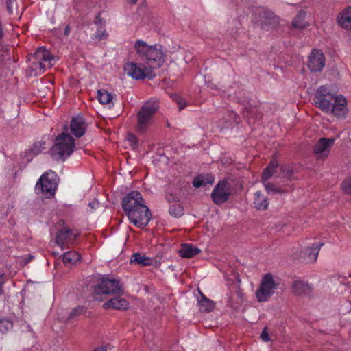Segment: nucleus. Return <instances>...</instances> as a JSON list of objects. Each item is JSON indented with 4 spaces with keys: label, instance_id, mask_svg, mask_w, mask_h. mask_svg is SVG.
Returning a JSON list of instances; mask_svg holds the SVG:
<instances>
[{
    "label": "nucleus",
    "instance_id": "1",
    "mask_svg": "<svg viewBox=\"0 0 351 351\" xmlns=\"http://www.w3.org/2000/svg\"><path fill=\"white\" fill-rule=\"evenodd\" d=\"M313 101L315 106L323 112L332 114L337 119H343L348 114L346 97L338 95L330 85L319 86Z\"/></svg>",
    "mask_w": 351,
    "mask_h": 351
},
{
    "label": "nucleus",
    "instance_id": "2",
    "mask_svg": "<svg viewBox=\"0 0 351 351\" xmlns=\"http://www.w3.org/2000/svg\"><path fill=\"white\" fill-rule=\"evenodd\" d=\"M122 207L130 221L134 226L143 228L149 223L152 213L138 191L128 193L122 200Z\"/></svg>",
    "mask_w": 351,
    "mask_h": 351
},
{
    "label": "nucleus",
    "instance_id": "3",
    "mask_svg": "<svg viewBox=\"0 0 351 351\" xmlns=\"http://www.w3.org/2000/svg\"><path fill=\"white\" fill-rule=\"evenodd\" d=\"M136 53L140 60L144 61L152 69L162 66L165 55L160 45H148L145 41L138 40L134 43Z\"/></svg>",
    "mask_w": 351,
    "mask_h": 351
},
{
    "label": "nucleus",
    "instance_id": "4",
    "mask_svg": "<svg viewBox=\"0 0 351 351\" xmlns=\"http://www.w3.org/2000/svg\"><path fill=\"white\" fill-rule=\"evenodd\" d=\"M123 293V287L119 280L104 278L101 282L95 287L93 296L95 300L101 301L107 298L108 295H121Z\"/></svg>",
    "mask_w": 351,
    "mask_h": 351
},
{
    "label": "nucleus",
    "instance_id": "5",
    "mask_svg": "<svg viewBox=\"0 0 351 351\" xmlns=\"http://www.w3.org/2000/svg\"><path fill=\"white\" fill-rule=\"evenodd\" d=\"M75 146V140L69 134L61 133L56 138L51 147V155L57 158L65 160L73 153Z\"/></svg>",
    "mask_w": 351,
    "mask_h": 351
},
{
    "label": "nucleus",
    "instance_id": "6",
    "mask_svg": "<svg viewBox=\"0 0 351 351\" xmlns=\"http://www.w3.org/2000/svg\"><path fill=\"white\" fill-rule=\"evenodd\" d=\"M158 103L156 100H148L140 109L137 115L136 130L139 132H144L150 126L153 121L154 115L158 110Z\"/></svg>",
    "mask_w": 351,
    "mask_h": 351
},
{
    "label": "nucleus",
    "instance_id": "7",
    "mask_svg": "<svg viewBox=\"0 0 351 351\" xmlns=\"http://www.w3.org/2000/svg\"><path fill=\"white\" fill-rule=\"evenodd\" d=\"M280 279L271 274H266L263 276L261 283L256 289V297L258 302L268 301L278 289Z\"/></svg>",
    "mask_w": 351,
    "mask_h": 351
},
{
    "label": "nucleus",
    "instance_id": "8",
    "mask_svg": "<svg viewBox=\"0 0 351 351\" xmlns=\"http://www.w3.org/2000/svg\"><path fill=\"white\" fill-rule=\"evenodd\" d=\"M57 185L56 175L51 171L42 175L36 184L35 190L43 197L50 198L54 196Z\"/></svg>",
    "mask_w": 351,
    "mask_h": 351
},
{
    "label": "nucleus",
    "instance_id": "9",
    "mask_svg": "<svg viewBox=\"0 0 351 351\" xmlns=\"http://www.w3.org/2000/svg\"><path fill=\"white\" fill-rule=\"evenodd\" d=\"M231 193L230 184L226 180H222L215 186L212 191L211 197L215 204H221L229 199Z\"/></svg>",
    "mask_w": 351,
    "mask_h": 351
},
{
    "label": "nucleus",
    "instance_id": "10",
    "mask_svg": "<svg viewBox=\"0 0 351 351\" xmlns=\"http://www.w3.org/2000/svg\"><path fill=\"white\" fill-rule=\"evenodd\" d=\"M124 71L128 76L135 80H141L145 77L152 79L154 77L147 69H141L136 63L129 62L124 64Z\"/></svg>",
    "mask_w": 351,
    "mask_h": 351
},
{
    "label": "nucleus",
    "instance_id": "11",
    "mask_svg": "<svg viewBox=\"0 0 351 351\" xmlns=\"http://www.w3.org/2000/svg\"><path fill=\"white\" fill-rule=\"evenodd\" d=\"M77 234L67 228L60 230L56 237V243L64 250L73 244Z\"/></svg>",
    "mask_w": 351,
    "mask_h": 351
},
{
    "label": "nucleus",
    "instance_id": "12",
    "mask_svg": "<svg viewBox=\"0 0 351 351\" xmlns=\"http://www.w3.org/2000/svg\"><path fill=\"white\" fill-rule=\"evenodd\" d=\"M334 144L333 138H320L314 145L313 154L319 159L326 158Z\"/></svg>",
    "mask_w": 351,
    "mask_h": 351
},
{
    "label": "nucleus",
    "instance_id": "13",
    "mask_svg": "<svg viewBox=\"0 0 351 351\" xmlns=\"http://www.w3.org/2000/svg\"><path fill=\"white\" fill-rule=\"evenodd\" d=\"M325 66V58L322 51L314 49L309 56L308 66L311 71H321Z\"/></svg>",
    "mask_w": 351,
    "mask_h": 351
},
{
    "label": "nucleus",
    "instance_id": "14",
    "mask_svg": "<svg viewBox=\"0 0 351 351\" xmlns=\"http://www.w3.org/2000/svg\"><path fill=\"white\" fill-rule=\"evenodd\" d=\"M323 243L315 242L311 246L304 247L301 254V258L306 263H315Z\"/></svg>",
    "mask_w": 351,
    "mask_h": 351
},
{
    "label": "nucleus",
    "instance_id": "15",
    "mask_svg": "<svg viewBox=\"0 0 351 351\" xmlns=\"http://www.w3.org/2000/svg\"><path fill=\"white\" fill-rule=\"evenodd\" d=\"M260 25L262 29H269L278 23V17L271 11L261 9L259 12Z\"/></svg>",
    "mask_w": 351,
    "mask_h": 351
},
{
    "label": "nucleus",
    "instance_id": "16",
    "mask_svg": "<svg viewBox=\"0 0 351 351\" xmlns=\"http://www.w3.org/2000/svg\"><path fill=\"white\" fill-rule=\"evenodd\" d=\"M32 56L33 59L46 64L48 68L52 66V62L55 60V57L45 47L38 48Z\"/></svg>",
    "mask_w": 351,
    "mask_h": 351
},
{
    "label": "nucleus",
    "instance_id": "17",
    "mask_svg": "<svg viewBox=\"0 0 351 351\" xmlns=\"http://www.w3.org/2000/svg\"><path fill=\"white\" fill-rule=\"evenodd\" d=\"M72 134L77 138L81 137L86 130V125L82 117H73L70 123Z\"/></svg>",
    "mask_w": 351,
    "mask_h": 351
},
{
    "label": "nucleus",
    "instance_id": "18",
    "mask_svg": "<svg viewBox=\"0 0 351 351\" xmlns=\"http://www.w3.org/2000/svg\"><path fill=\"white\" fill-rule=\"evenodd\" d=\"M339 26L346 30L351 29V6L343 9L337 16Z\"/></svg>",
    "mask_w": 351,
    "mask_h": 351
},
{
    "label": "nucleus",
    "instance_id": "19",
    "mask_svg": "<svg viewBox=\"0 0 351 351\" xmlns=\"http://www.w3.org/2000/svg\"><path fill=\"white\" fill-rule=\"evenodd\" d=\"M105 309L113 308L116 310H126L129 307V303L125 299L114 297L103 304Z\"/></svg>",
    "mask_w": 351,
    "mask_h": 351
},
{
    "label": "nucleus",
    "instance_id": "20",
    "mask_svg": "<svg viewBox=\"0 0 351 351\" xmlns=\"http://www.w3.org/2000/svg\"><path fill=\"white\" fill-rule=\"evenodd\" d=\"M156 262L154 258L145 256V254L136 252L133 254L130 259V263L140 266L152 265Z\"/></svg>",
    "mask_w": 351,
    "mask_h": 351
},
{
    "label": "nucleus",
    "instance_id": "21",
    "mask_svg": "<svg viewBox=\"0 0 351 351\" xmlns=\"http://www.w3.org/2000/svg\"><path fill=\"white\" fill-rule=\"evenodd\" d=\"M115 97L116 95L114 94H111L105 89L97 90V99L99 101L101 104L107 106L109 108L114 106Z\"/></svg>",
    "mask_w": 351,
    "mask_h": 351
},
{
    "label": "nucleus",
    "instance_id": "22",
    "mask_svg": "<svg viewBox=\"0 0 351 351\" xmlns=\"http://www.w3.org/2000/svg\"><path fill=\"white\" fill-rule=\"evenodd\" d=\"M201 250L191 243H184L181 245L179 250L180 256L183 258H190L199 254Z\"/></svg>",
    "mask_w": 351,
    "mask_h": 351
},
{
    "label": "nucleus",
    "instance_id": "23",
    "mask_svg": "<svg viewBox=\"0 0 351 351\" xmlns=\"http://www.w3.org/2000/svg\"><path fill=\"white\" fill-rule=\"evenodd\" d=\"M95 23L98 28L92 38L95 41L106 39L108 37V34L104 27V21L98 16L96 17Z\"/></svg>",
    "mask_w": 351,
    "mask_h": 351
},
{
    "label": "nucleus",
    "instance_id": "24",
    "mask_svg": "<svg viewBox=\"0 0 351 351\" xmlns=\"http://www.w3.org/2000/svg\"><path fill=\"white\" fill-rule=\"evenodd\" d=\"M254 206L258 210H265L269 206L268 199L261 192L254 193Z\"/></svg>",
    "mask_w": 351,
    "mask_h": 351
},
{
    "label": "nucleus",
    "instance_id": "25",
    "mask_svg": "<svg viewBox=\"0 0 351 351\" xmlns=\"http://www.w3.org/2000/svg\"><path fill=\"white\" fill-rule=\"evenodd\" d=\"M293 293L298 295L307 294L311 290V286L303 280H295L292 284Z\"/></svg>",
    "mask_w": 351,
    "mask_h": 351
},
{
    "label": "nucleus",
    "instance_id": "26",
    "mask_svg": "<svg viewBox=\"0 0 351 351\" xmlns=\"http://www.w3.org/2000/svg\"><path fill=\"white\" fill-rule=\"evenodd\" d=\"M214 182V178L210 174H202L196 176L193 182V186L199 188L206 186L207 184H212Z\"/></svg>",
    "mask_w": 351,
    "mask_h": 351
},
{
    "label": "nucleus",
    "instance_id": "27",
    "mask_svg": "<svg viewBox=\"0 0 351 351\" xmlns=\"http://www.w3.org/2000/svg\"><path fill=\"white\" fill-rule=\"evenodd\" d=\"M197 304L199 310L202 312H210L215 308L214 302L206 298L202 293H201V297L198 298Z\"/></svg>",
    "mask_w": 351,
    "mask_h": 351
},
{
    "label": "nucleus",
    "instance_id": "28",
    "mask_svg": "<svg viewBox=\"0 0 351 351\" xmlns=\"http://www.w3.org/2000/svg\"><path fill=\"white\" fill-rule=\"evenodd\" d=\"M265 189L268 194L286 193L291 190V186H287L284 188L278 187L271 182H263Z\"/></svg>",
    "mask_w": 351,
    "mask_h": 351
},
{
    "label": "nucleus",
    "instance_id": "29",
    "mask_svg": "<svg viewBox=\"0 0 351 351\" xmlns=\"http://www.w3.org/2000/svg\"><path fill=\"white\" fill-rule=\"evenodd\" d=\"M306 13L300 11L293 21V27L295 29H303L308 25L305 21Z\"/></svg>",
    "mask_w": 351,
    "mask_h": 351
},
{
    "label": "nucleus",
    "instance_id": "30",
    "mask_svg": "<svg viewBox=\"0 0 351 351\" xmlns=\"http://www.w3.org/2000/svg\"><path fill=\"white\" fill-rule=\"evenodd\" d=\"M29 60L32 61L30 66L31 69L34 73L35 75H41L45 71L46 68L47 67V65L46 64H45L43 62L33 59L32 56H31Z\"/></svg>",
    "mask_w": 351,
    "mask_h": 351
},
{
    "label": "nucleus",
    "instance_id": "31",
    "mask_svg": "<svg viewBox=\"0 0 351 351\" xmlns=\"http://www.w3.org/2000/svg\"><path fill=\"white\" fill-rule=\"evenodd\" d=\"M80 258V254L75 251H69L63 254L62 261L65 264H75Z\"/></svg>",
    "mask_w": 351,
    "mask_h": 351
},
{
    "label": "nucleus",
    "instance_id": "32",
    "mask_svg": "<svg viewBox=\"0 0 351 351\" xmlns=\"http://www.w3.org/2000/svg\"><path fill=\"white\" fill-rule=\"evenodd\" d=\"M276 162H271L270 165L264 170L262 176V182H267L276 172L277 167Z\"/></svg>",
    "mask_w": 351,
    "mask_h": 351
},
{
    "label": "nucleus",
    "instance_id": "33",
    "mask_svg": "<svg viewBox=\"0 0 351 351\" xmlns=\"http://www.w3.org/2000/svg\"><path fill=\"white\" fill-rule=\"evenodd\" d=\"M86 312V308L82 306H78L76 308L72 309L66 317H62L64 321H69L74 319L81 315H83Z\"/></svg>",
    "mask_w": 351,
    "mask_h": 351
},
{
    "label": "nucleus",
    "instance_id": "34",
    "mask_svg": "<svg viewBox=\"0 0 351 351\" xmlns=\"http://www.w3.org/2000/svg\"><path fill=\"white\" fill-rule=\"evenodd\" d=\"M169 214L174 217H180L184 213L183 208L180 204H173L169 208Z\"/></svg>",
    "mask_w": 351,
    "mask_h": 351
},
{
    "label": "nucleus",
    "instance_id": "35",
    "mask_svg": "<svg viewBox=\"0 0 351 351\" xmlns=\"http://www.w3.org/2000/svg\"><path fill=\"white\" fill-rule=\"evenodd\" d=\"M12 322L8 319H2L0 320V331L2 333L7 332L12 328Z\"/></svg>",
    "mask_w": 351,
    "mask_h": 351
},
{
    "label": "nucleus",
    "instance_id": "36",
    "mask_svg": "<svg viewBox=\"0 0 351 351\" xmlns=\"http://www.w3.org/2000/svg\"><path fill=\"white\" fill-rule=\"evenodd\" d=\"M341 189L346 194L351 195V176L346 178L342 182Z\"/></svg>",
    "mask_w": 351,
    "mask_h": 351
},
{
    "label": "nucleus",
    "instance_id": "37",
    "mask_svg": "<svg viewBox=\"0 0 351 351\" xmlns=\"http://www.w3.org/2000/svg\"><path fill=\"white\" fill-rule=\"evenodd\" d=\"M7 10L10 14H12L17 9L16 0H5Z\"/></svg>",
    "mask_w": 351,
    "mask_h": 351
},
{
    "label": "nucleus",
    "instance_id": "38",
    "mask_svg": "<svg viewBox=\"0 0 351 351\" xmlns=\"http://www.w3.org/2000/svg\"><path fill=\"white\" fill-rule=\"evenodd\" d=\"M43 149V144L41 142H37L34 145L31 151L33 154L37 155L40 153L41 150Z\"/></svg>",
    "mask_w": 351,
    "mask_h": 351
},
{
    "label": "nucleus",
    "instance_id": "39",
    "mask_svg": "<svg viewBox=\"0 0 351 351\" xmlns=\"http://www.w3.org/2000/svg\"><path fill=\"white\" fill-rule=\"evenodd\" d=\"M128 140L130 143L131 145L133 146V148L135 149L138 141L136 136L133 134H129L128 136Z\"/></svg>",
    "mask_w": 351,
    "mask_h": 351
},
{
    "label": "nucleus",
    "instance_id": "40",
    "mask_svg": "<svg viewBox=\"0 0 351 351\" xmlns=\"http://www.w3.org/2000/svg\"><path fill=\"white\" fill-rule=\"evenodd\" d=\"M261 339L265 342H268L270 341V337L269 336L268 332H267L266 328H265L262 331L261 334Z\"/></svg>",
    "mask_w": 351,
    "mask_h": 351
},
{
    "label": "nucleus",
    "instance_id": "41",
    "mask_svg": "<svg viewBox=\"0 0 351 351\" xmlns=\"http://www.w3.org/2000/svg\"><path fill=\"white\" fill-rule=\"evenodd\" d=\"M176 101H177V103L178 104V107L180 110L184 108L185 106H186V103L185 100L182 98L178 97Z\"/></svg>",
    "mask_w": 351,
    "mask_h": 351
},
{
    "label": "nucleus",
    "instance_id": "42",
    "mask_svg": "<svg viewBox=\"0 0 351 351\" xmlns=\"http://www.w3.org/2000/svg\"><path fill=\"white\" fill-rule=\"evenodd\" d=\"M4 284V277L3 275L0 276V295L2 294V286Z\"/></svg>",
    "mask_w": 351,
    "mask_h": 351
},
{
    "label": "nucleus",
    "instance_id": "43",
    "mask_svg": "<svg viewBox=\"0 0 351 351\" xmlns=\"http://www.w3.org/2000/svg\"><path fill=\"white\" fill-rule=\"evenodd\" d=\"M281 171L285 175V176H289L291 173V171L287 169L286 170V167H281Z\"/></svg>",
    "mask_w": 351,
    "mask_h": 351
},
{
    "label": "nucleus",
    "instance_id": "44",
    "mask_svg": "<svg viewBox=\"0 0 351 351\" xmlns=\"http://www.w3.org/2000/svg\"><path fill=\"white\" fill-rule=\"evenodd\" d=\"M93 351H106V349L105 348H95Z\"/></svg>",
    "mask_w": 351,
    "mask_h": 351
},
{
    "label": "nucleus",
    "instance_id": "45",
    "mask_svg": "<svg viewBox=\"0 0 351 351\" xmlns=\"http://www.w3.org/2000/svg\"><path fill=\"white\" fill-rule=\"evenodd\" d=\"M128 3L131 4H136L137 2V0H127Z\"/></svg>",
    "mask_w": 351,
    "mask_h": 351
},
{
    "label": "nucleus",
    "instance_id": "46",
    "mask_svg": "<svg viewBox=\"0 0 351 351\" xmlns=\"http://www.w3.org/2000/svg\"><path fill=\"white\" fill-rule=\"evenodd\" d=\"M229 116H230V117H236V114H235L234 112H231V113H230V114H229Z\"/></svg>",
    "mask_w": 351,
    "mask_h": 351
},
{
    "label": "nucleus",
    "instance_id": "47",
    "mask_svg": "<svg viewBox=\"0 0 351 351\" xmlns=\"http://www.w3.org/2000/svg\"><path fill=\"white\" fill-rule=\"evenodd\" d=\"M32 256H29L28 257V260H27V261H25V263H29V262L32 260Z\"/></svg>",
    "mask_w": 351,
    "mask_h": 351
}]
</instances>
